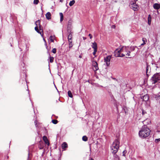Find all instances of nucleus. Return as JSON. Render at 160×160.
<instances>
[{
    "label": "nucleus",
    "instance_id": "f8f14e48",
    "mask_svg": "<svg viewBox=\"0 0 160 160\" xmlns=\"http://www.w3.org/2000/svg\"><path fill=\"white\" fill-rule=\"evenodd\" d=\"M72 22L71 20H69L67 24V31L68 32H71V27Z\"/></svg>",
    "mask_w": 160,
    "mask_h": 160
},
{
    "label": "nucleus",
    "instance_id": "f257e3e1",
    "mask_svg": "<svg viewBox=\"0 0 160 160\" xmlns=\"http://www.w3.org/2000/svg\"><path fill=\"white\" fill-rule=\"evenodd\" d=\"M150 130L147 126L144 125L139 131L138 134L139 137L142 138H146L150 134Z\"/></svg>",
    "mask_w": 160,
    "mask_h": 160
},
{
    "label": "nucleus",
    "instance_id": "774afa93",
    "mask_svg": "<svg viewBox=\"0 0 160 160\" xmlns=\"http://www.w3.org/2000/svg\"><path fill=\"white\" fill-rule=\"evenodd\" d=\"M58 67H59V66L58 65L57 66V68H58Z\"/></svg>",
    "mask_w": 160,
    "mask_h": 160
},
{
    "label": "nucleus",
    "instance_id": "bf43d9fd",
    "mask_svg": "<svg viewBox=\"0 0 160 160\" xmlns=\"http://www.w3.org/2000/svg\"><path fill=\"white\" fill-rule=\"evenodd\" d=\"M46 48L48 50V52L49 50H48V46H46Z\"/></svg>",
    "mask_w": 160,
    "mask_h": 160
},
{
    "label": "nucleus",
    "instance_id": "473e14b6",
    "mask_svg": "<svg viewBox=\"0 0 160 160\" xmlns=\"http://www.w3.org/2000/svg\"><path fill=\"white\" fill-rule=\"evenodd\" d=\"M142 115H143L147 113V112L145 110H143V109H142Z\"/></svg>",
    "mask_w": 160,
    "mask_h": 160
},
{
    "label": "nucleus",
    "instance_id": "39448f33",
    "mask_svg": "<svg viewBox=\"0 0 160 160\" xmlns=\"http://www.w3.org/2000/svg\"><path fill=\"white\" fill-rule=\"evenodd\" d=\"M129 6L134 11L138 10V5L136 3V2H134L133 1L130 2Z\"/></svg>",
    "mask_w": 160,
    "mask_h": 160
},
{
    "label": "nucleus",
    "instance_id": "1a4fd4ad",
    "mask_svg": "<svg viewBox=\"0 0 160 160\" xmlns=\"http://www.w3.org/2000/svg\"><path fill=\"white\" fill-rule=\"evenodd\" d=\"M119 141L118 139H116L112 143V147L119 148Z\"/></svg>",
    "mask_w": 160,
    "mask_h": 160
},
{
    "label": "nucleus",
    "instance_id": "4be33fe9",
    "mask_svg": "<svg viewBox=\"0 0 160 160\" xmlns=\"http://www.w3.org/2000/svg\"><path fill=\"white\" fill-rule=\"evenodd\" d=\"M69 42V49L68 50H69L72 47L73 44L72 43V42L70 41H68Z\"/></svg>",
    "mask_w": 160,
    "mask_h": 160
},
{
    "label": "nucleus",
    "instance_id": "6ab92c4d",
    "mask_svg": "<svg viewBox=\"0 0 160 160\" xmlns=\"http://www.w3.org/2000/svg\"><path fill=\"white\" fill-rule=\"evenodd\" d=\"M151 15L150 14H149L148 17V24L149 25H150L151 24Z\"/></svg>",
    "mask_w": 160,
    "mask_h": 160
},
{
    "label": "nucleus",
    "instance_id": "37998d69",
    "mask_svg": "<svg viewBox=\"0 0 160 160\" xmlns=\"http://www.w3.org/2000/svg\"><path fill=\"white\" fill-rule=\"evenodd\" d=\"M125 56V54H124L123 53H122L121 54V55L120 54V56L119 57H123Z\"/></svg>",
    "mask_w": 160,
    "mask_h": 160
},
{
    "label": "nucleus",
    "instance_id": "79ce46f5",
    "mask_svg": "<svg viewBox=\"0 0 160 160\" xmlns=\"http://www.w3.org/2000/svg\"><path fill=\"white\" fill-rule=\"evenodd\" d=\"M34 123H35V124L36 127H38V126L37 125V120H35L34 121Z\"/></svg>",
    "mask_w": 160,
    "mask_h": 160
},
{
    "label": "nucleus",
    "instance_id": "c03bdc74",
    "mask_svg": "<svg viewBox=\"0 0 160 160\" xmlns=\"http://www.w3.org/2000/svg\"><path fill=\"white\" fill-rule=\"evenodd\" d=\"M63 20V17H60V21L62 22Z\"/></svg>",
    "mask_w": 160,
    "mask_h": 160
},
{
    "label": "nucleus",
    "instance_id": "6e6552de",
    "mask_svg": "<svg viewBox=\"0 0 160 160\" xmlns=\"http://www.w3.org/2000/svg\"><path fill=\"white\" fill-rule=\"evenodd\" d=\"M92 65L93 67V70L96 71L99 69L98 64L97 62L94 61H92Z\"/></svg>",
    "mask_w": 160,
    "mask_h": 160
},
{
    "label": "nucleus",
    "instance_id": "de8ad7c7",
    "mask_svg": "<svg viewBox=\"0 0 160 160\" xmlns=\"http://www.w3.org/2000/svg\"><path fill=\"white\" fill-rule=\"evenodd\" d=\"M145 44H146V42H143L142 44H141V45H142V46L144 45Z\"/></svg>",
    "mask_w": 160,
    "mask_h": 160
},
{
    "label": "nucleus",
    "instance_id": "ea45409f",
    "mask_svg": "<svg viewBox=\"0 0 160 160\" xmlns=\"http://www.w3.org/2000/svg\"><path fill=\"white\" fill-rule=\"evenodd\" d=\"M24 45L26 47V51L25 52H26L28 50V46L27 44H24Z\"/></svg>",
    "mask_w": 160,
    "mask_h": 160
},
{
    "label": "nucleus",
    "instance_id": "393cba45",
    "mask_svg": "<svg viewBox=\"0 0 160 160\" xmlns=\"http://www.w3.org/2000/svg\"><path fill=\"white\" fill-rule=\"evenodd\" d=\"M75 3V1L74 0H72L70 1L69 3V5L70 6H72Z\"/></svg>",
    "mask_w": 160,
    "mask_h": 160
},
{
    "label": "nucleus",
    "instance_id": "09e8293b",
    "mask_svg": "<svg viewBox=\"0 0 160 160\" xmlns=\"http://www.w3.org/2000/svg\"><path fill=\"white\" fill-rule=\"evenodd\" d=\"M112 28H115V25H113L112 26Z\"/></svg>",
    "mask_w": 160,
    "mask_h": 160
},
{
    "label": "nucleus",
    "instance_id": "dca6fc26",
    "mask_svg": "<svg viewBox=\"0 0 160 160\" xmlns=\"http://www.w3.org/2000/svg\"><path fill=\"white\" fill-rule=\"evenodd\" d=\"M153 7L154 9L158 10L160 8V4L155 3L153 5Z\"/></svg>",
    "mask_w": 160,
    "mask_h": 160
},
{
    "label": "nucleus",
    "instance_id": "e2e57ef3",
    "mask_svg": "<svg viewBox=\"0 0 160 160\" xmlns=\"http://www.w3.org/2000/svg\"><path fill=\"white\" fill-rule=\"evenodd\" d=\"M86 82H89V81L88 80L87 81H86Z\"/></svg>",
    "mask_w": 160,
    "mask_h": 160
},
{
    "label": "nucleus",
    "instance_id": "4468645a",
    "mask_svg": "<svg viewBox=\"0 0 160 160\" xmlns=\"http://www.w3.org/2000/svg\"><path fill=\"white\" fill-rule=\"evenodd\" d=\"M42 139L45 143L48 145H49V142L47 138V137L46 136H44L42 137Z\"/></svg>",
    "mask_w": 160,
    "mask_h": 160
},
{
    "label": "nucleus",
    "instance_id": "a878e982",
    "mask_svg": "<svg viewBox=\"0 0 160 160\" xmlns=\"http://www.w3.org/2000/svg\"><path fill=\"white\" fill-rule=\"evenodd\" d=\"M88 139V138L86 136H84L82 137V140L84 141H87Z\"/></svg>",
    "mask_w": 160,
    "mask_h": 160
},
{
    "label": "nucleus",
    "instance_id": "3c124183",
    "mask_svg": "<svg viewBox=\"0 0 160 160\" xmlns=\"http://www.w3.org/2000/svg\"><path fill=\"white\" fill-rule=\"evenodd\" d=\"M54 86H55V87L57 89V91H58V89H57V88L56 86L54 84Z\"/></svg>",
    "mask_w": 160,
    "mask_h": 160
},
{
    "label": "nucleus",
    "instance_id": "6e6d98bb",
    "mask_svg": "<svg viewBox=\"0 0 160 160\" xmlns=\"http://www.w3.org/2000/svg\"><path fill=\"white\" fill-rule=\"evenodd\" d=\"M82 57V56H81L80 55L79 56V58H81Z\"/></svg>",
    "mask_w": 160,
    "mask_h": 160
},
{
    "label": "nucleus",
    "instance_id": "cd10ccee",
    "mask_svg": "<svg viewBox=\"0 0 160 160\" xmlns=\"http://www.w3.org/2000/svg\"><path fill=\"white\" fill-rule=\"evenodd\" d=\"M125 49L126 52H127L126 55H128V56H130V53L131 51L130 50H128V49L126 48H125Z\"/></svg>",
    "mask_w": 160,
    "mask_h": 160
},
{
    "label": "nucleus",
    "instance_id": "20e7f679",
    "mask_svg": "<svg viewBox=\"0 0 160 160\" xmlns=\"http://www.w3.org/2000/svg\"><path fill=\"white\" fill-rule=\"evenodd\" d=\"M40 20H38L36 21L35 22V25L36 26L35 27V31L38 33L40 34L41 35L42 37H43V33H42V32L39 30L38 29V26L39 25H40Z\"/></svg>",
    "mask_w": 160,
    "mask_h": 160
},
{
    "label": "nucleus",
    "instance_id": "49530a36",
    "mask_svg": "<svg viewBox=\"0 0 160 160\" xmlns=\"http://www.w3.org/2000/svg\"><path fill=\"white\" fill-rule=\"evenodd\" d=\"M88 36H89L90 38V39L92 38V35L91 34H89L88 35Z\"/></svg>",
    "mask_w": 160,
    "mask_h": 160
},
{
    "label": "nucleus",
    "instance_id": "603ef678",
    "mask_svg": "<svg viewBox=\"0 0 160 160\" xmlns=\"http://www.w3.org/2000/svg\"><path fill=\"white\" fill-rule=\"evenodd\" d=\"M42 37V38H43V40L45 42V43H46V40H45V39L43 38V37Z\"/></svg>",
    "mask_w": 160,
    "mask_h": 160
},
{
    "label": "nucleus",
    "instance_id": "052dcab7",
    "mask_svg": "<svg viewBox=\"0 0 160 160\" xmlns=\"http://www.w3.org/2000/svg\"><path fill=\"white\" fill-rule=\"evenodd\" d=\"M30 100L31 101L30 99ZM31 103H32V106H33V104L32 102V101H31Z\"/></svg>",
    "mask_w": 160,
    "mask_h": 160
},
{
    "label": "nucleus",
    "instance_id": "c756f323",
    "mask_svg": "<svg viewBox=\"0 0 160 160\" xmlns=\"http://www.w3.org/2000/svg\"><path fill=\"white\" fill-rule=\"evenodd\" d=\"M58 122V120L56 119H52V122L55 124H57Z\"/></svg>",
    "mask_w": 160,
    "mask_h": 160
},
{
    "label": "nucleus",
    "instance_id": "ddd939ff",
    "mask_svg": "<svg viewBox=\"0 0 160 160\" xmlns=\"http://www.w3.org/2000/svg\"><path fill=\"white\" fill-rule=\"evenodd\" d=\"M111 149L113 150L112 152L113 155H116V153L118 152L119 148H118L117 147H111Z\"/></svg>",
    "mask_w": 160,
    "mask_h": 160
},
{
    "label": "nucleus",
    "instance_id": "c85d7f7f",
    "mask_svg": "<svg viewBox=\"0 0 160 160\" xmlns=\"http://www.w3.org/2000/svg\"><path fill=\"white\" fill-rule=\"evenodd\" d=\"M49 62L51 63H52L53 62L54 58L53 57L50 56L49 57Z\"/></svg>",
    "mask_w": 160,
    "mask_h": 160
},
{
    "label": "nucleus",
    "instance_id": "58836bf2",
    "mask_svg": "<svg viewBox=\"0 0 160 160\" xmlns=\"http://www.w3.org/2000/svg\"><path fill=\"white\" fill-rule=\"evenodd\" d=\"M142 41L143 42H147V39L146 38H142Z\"/></svg>",
    "mask_w": 160,
    "mask_h": 160
},
{
    "label": "nucleus",
    "instance_id": "13d9d810",
    "mask_svg": "<svg viewBox=\"0 0 160 160\" xmlns=\"http://www.w3.org/2000/svg\"><path fill=\"white\" fill-rule=\"evenodd\" d=\"M45 128V132H47V129H46V128Z\"/></svg>",
    "mask_w": 160,
    "mask_h": 160
},
{
    "label": "nucleus",
    "instance_id": "9b49d317",
    "mask_svg": "<svg viewBox=\"0 0 160 160\" xmlns=\"http://www.w3.org/2000/svg\"><path fill=\"white\" fill-rule=\"evenodd\" d=\"M141 97V99H142L143 101H145V102L147 101L149 98V95L148 94H146Z\"/></svg>",
    "mask_w": 160,
    "mask_h": 160
},
{
    "label": "nucleus",
    "instance_id": "0e129e2a",
    "mask_svg": "<svg viewBox=\"0 0 160 160\" xmlns=\"http://www.w3.org/2000/svg\"><path fill=\"white\" fill-rule=\"evenodd\" d=\"M126 58H131V57H126Z\"/></svg>",
    "mask_w": 160,
    "mask_h": 160
},
{
    "label": "nucleus",
    "instance_id": "a18cd8bd",
    "mask_svg": "<svg viewBox=\"0 0 160 160\" xmlns=\"http://www.w3.org/2000/svg\"><path fill=\"white\" fill-rule=\"evenodd\" d=\"M60 16V17H63V14L62 12H60L59 13Z\"/></svg>",
    "mask_w": 160,
    "mask_h": 160
},
{
    "label": "nucleus",
    "instance_id": "0eeeda50",
    "mask_svg": "<svg viewBox=\"0 0 160 160\" xmlns=\"http://www.w3.org/2000/svg\"><path fill=\"white\" fill-rule=\"evenodd\" d=\"M111 58V56L108 55L104 58V61L106 63V66L108 67L110 64V61Z\"/></svg>",
    "mask_w": 160,
    "mask_h": 160
},
{
    "label": "nucleus",
    "instance_id": "680f3d73",
    "mask_svg": "<svg viewBox=\"0 0 160 160\" xmlns=\"http://www.w3.org/2000/svg\"><path fill=\"white\" fill-rule=\"evenodd\" d=\"M138 0H134V1H135V2H136V1H137Z\"/></svg>",
    "mask_w": 160,
    "mask_h": 160
},
{
    "label": "nucleus",
    "instance_id": "8fccbe9b",
    "mask_svg": "<svg viewBox=\"0 0 160 160\" xmlns=\"http://www.w3.org/2000/svg\"><path fill=\"white\" fill-rule=\"evenodd\" d=\"M83 40H85L87 38L85 37H83Z\"/></svg>",
    "mask_w": 160,
    "mask_h": 160
},
{
    "label": "nucleus",
    "instance_id": "864d4df0",
    "mask_svg": "<svg viewBox=\"0 0 160 160\" xmlns=\"http://www.w3.org/2000/svg\"><path fill=\"white\" fill-rule=\"evenodd\" d=\"M19 48H20V49H21L20 51H22V50L23 49V48H22L20 47H19Z\"/></svg>",
    "mask_w": 160,
    "mask_h": 160
},
{
    "label": "nucleus",
    "instance_id": "b1692460",
    "mask_svg": "<svg viewBox=\"0 0 160 160\" xmlns=\"http://www.w3.org/2000/svg\"><path fill=\"white\" fill-rule=\"evenodd\" d=\"M54 36L51 35L49 37V39L52 42H54Z\"/></svg>",
    "mask_w": 160,
    "mask_h": 160
},
{
    "label": "nucleus",
    "instance_id": "c9c22d12",
    "mask_svg": "<svg viewBox=\"0 0 160 160\" xmlns=\"http://www.w3.org/2000/svg\"><path fill=\"white\" fill-rule=\"evenodd\" d=\"M56 51H57V50H56V48H53L52 51V52L54 54H55L56 53Z\"/></svg>",
    "mask_w": 160,
    "mask_h": 160
},
{
    "label": "nucleus",
    "instance_id": "4d7b16f0",
    "mask_svg": "<svg viewBox=\"0 0 160 160\" xmlns=\"http://www.w3.org/2000/svg\"><path fill=\"white\" fill-rule=\"evenodd\" d=\"M89 160H94V159L92 158H91L89 159Z\"/></svg>",
    "mask_w": 160,
    "mask_h": 160
},
{
    "label": "nucleus",
    "instance_id": "72a5a7b5",
    "mask_svg": "<svg viewBox=\"0 0 160 160\" xmlns=\"http://www.w3.org/2000/svg\"><path fill=\"white\" fill-rule=\"evenodd\" d=\"M127 152V151L126 150H125L123 151L122 152V156L124 157L126 156L125 154Z\"/></svg>",
    "mask_w": 160,
    "mask_h": 160
},
{
    "label": "nucleus",
    "instance_id": "338daca9",
    "mask_svg": "<svg viewBox=\"0 0 160 160\" xmlns=\"http://www.w3.org/2000/svg\"><path fill=\"white\" fill-rule=\"evenodd\" d=\"M113 78V79L114 80H116V78Z\"/></svg>",
    "mask_w": 160,
    "mask_h": 160
},
{
    "label": "nucleus",
    "instance_id": "9d476101",
    "mask_svg": "<svg viewBox=\"0 0 160 160\" xmlns=\"http://www.w3.org/2000/svg\"><path fill=\"white\" fill-rule=\"evenodd\" d=\"M151 72V67L149 65L147 64V67L146 68V74L147 77V78H148V77L150 75L149 73Z\"/></svg>",
    "mask_w": 160,
    "mask_h": 160
},
{
    "label": "nucleus",
    "instance_id": "2eb2a0df",
    "mask_svg": "<svg viewBox=\"0 0 160 160\" xmlns=\"http://www.w3.org/2000/svg\"><path fill=\"white\" fill-rule=\"evenodd\" d=\"M68 147V145L67 143L65 142H64L61 145V147L64 150H65Z\"/></svg>",
    "mask_w": 160,
    "mask_h": 160
},
{
    "label": "nucleus",
    "instance_id": "5701e85b",
    "mask_svg": "<svg viewBox=\"0 0 160 160\" xmlns=\"http://www.w3.org/2000/svg\"><path fill=\"white\" fill-rule=\"evenodd\" d=\"M68 95L69 97L71 98H72L73 95H72V93L71 91L69 90L68 91Z\"/></svg>",
    "mask_w": 160,
    "mask_h": 160
},
{
    "label": "nucleus",
    "instance_id": "bb28decb",
    "mask_svg": "<svg viewBox=\"0 0 160 160\" xmlns=\"http://www.w3.org/2000/svg\"><path fill=\"white\" fill-rule=\"evenodd\" d=\"M38 27L39 28V30L41 31L42 32V33H43V28L42 25L41 24H40V25H39L38 26Z\"/></svg>",
    "mask_w": 160,
    "mask_h": 160
},
{
    "label": "nucleus",
    "instance_id": "412c9836",
    "mask_svg": "<svg viewBox=\"0 0 160 160\" xmlns=\"http://www.w3.org/2000/svg\"><path fill=\"white\" fill-rule=\"evenodd\" d=\"M68 32V33H69V34L68 36V40L70 41V40H71L72 39V34L71 32Z\"/></svg>",
    "mask_w": 160,
    "mask_h": 160
},
{
    "label": "nucleus",
    "instance_id": "e433bc0d",
    "mask_svg": "<svg viewBox=\"0 0 160 160\" xmlns=\"http://www.w3.org/2000/svg\"><path fill=\"white\" fill-rule=\"evenodd\" d=\"M159 99H160V92L157 95V99L158 100ZM159 103L160 104V100L159 101Z\"/></svg>",
    "mask_w": 160,
    "mask_h": 160
},
{
    "label": "nucleus",
    "instance_id": "f3484780",
    "mask_svg": "<svg viewBox=\"0 0 160 160\" xmlns=\"http://www.w3.org/2000/svg\"><path fill=\"white\" fill-rule=\"evenodd\" d=\"M92 47L94 49V50H97L98 46L97 43L95 42H92Z\"/></svg>",
    "mask_w": 160,
    "mask_h": 160
},
{
    "label": "nucleus",
    "instance_id": "a19ab883",
    "mask_svg": "<svg viewBox=\"0 0 160 160\" xmlns=\"http://www.w3.org/2000/svg\"><path fill=\"white\" fill-rule=\"evenodd\" d=\"M156 142H158L159 141H160V138H159L156 139L155 140Z\"/></svg>",
    "mask_w": 160,
    "mask_h": 160
},
{
    "label": "nucleus",
    "instance_id": "aec40b11",
    "mask_svg": "<svg viewBox=\"0 0 160 160\" xmlns=\"http://www.w3.org/2000/svg\"><path fill=\"white\" fill-rule=\"evenodd\" d=\"M113 157L114 160H120L119 157L117 154L113 155Z\"/></svg>",
    "mask_w": 160,
    "mask_h": 160
},
{
    "label": "nucleus",
    "instance_id": "f704fd0d",
    "mask_svg": "<svg viewBox=\"0 0 160 160\" xmlns=\"http://www.w3.org/2000/svg\"><path fill=\"white\" fill-rule=\"evenodd\" d=\"M31 158L30 156V154L29 152L28 154V158L27 159V160H31Z\"/></svg>",
    "mask_w": 160,
    "mask_h": 160
},
{
    "label": "nucleus",
    "instance_id": "7ed1b4c3",
    "mask_svg": "<svg viewBox=\"0 0 160 160\" xmlns=\"http://www.w3.org/2000/svg\"><path fill=\"white\" fill-rule=\"evenodd\" d=\"M160 80V72L154 74L150 79L152 84H155Z\"/></svg>",
    "mask_w": 160,
    "mask_h": 160
},
{
    "label": "nucleus",
    "instance_id": "5fc2aeb1",
    "mask_svg": "<svg viewBox=\"0 0 160 160\" xmlns=\"http://www.w3.org/2000/svg\"><path fill=\"white\" fill-rule=\"evenodd\" d=\"M63 2V0H60V2Z\"/></svg>",
    "mask_w": 160,
    "mask_h": 160
},
{
    "label": "nucleus",
    "instance_id": "a211bd4d",
    "mask_svg": "<svg viewBox=\"0 0 160 160\" xmlns=\"http://www.w3.org/2000/svg\"><path fill=\"white\" fill-rule=\"evenodd\" d=\"M46 17L47 19L49 20L51 18V14L49 12H48L46 14Z\"/></svg>",
    "mask_w": 160,
    "mask_h": 160
},
{
    "label": "nucleus",
    "instance_id": "69168bd1",
    "mask_svg": "<svg viewBox=\"0 0 160 160\" xmlns=\"http://www.w3.org/2000/svg\"><path fill=\"white\" fill-rule=\"evenodd\" d=\"M58 75L59 76L61 77V76L60 75V74H58Z\"/></svg>",
    "mask_w": 160,
    "mask_h": 160
},
{
    "label": "nucleus",
    "instance_id": "f03ea898",
    "mask_svg": "<svg viewBox=\"0 0 160 160\" xmlns=\"http://www.w3.org/2000/svg\"><path fill=\"white\" fill-rule=\"evenodd\" d=\"M25 63L23 62L21 64V66L20 67L21 72V78L20 80V82L22 83H25L26 82V78L27 75L26 74V68L24 66Z\"/></svg>",
    "mask_w": 160,
    "mask_h": 160
},
{
    "label": "nucleus",
    "instance_id": "2f4dec72",
    "mask_svg": "<svg viewBox=\"0 0 160 160\" xmlns=\"http://www.w3.org/2000/svg\"><path fill=\"white\" fill-rule=\"evenodd\" d=\"M39 2V0H34L33 4L35 5L38 4Z\"/></svg>",
    "mask_w": 160,
    "mask_h": 160
},
{
    "label": "nucleus",
    "instance_id": "4c0bfd02",
    "mask_svg": "<svg viewBox=\"0 0 160 160\" xmlns=\"http://www.w3.org/2000/svg\"><path fill=\"white\" fill-rule=\"evenodd\" d=\"M97 51V50H94V51L93 52V55L95 56L96 57L95 55L96 54V52Z\"/></svg>",
    "mask_w": 160,
    "mask_h": 160
},
{
    "label": "nucleus",
    "instance_id": "7c9ffc66",
    "mask_svg": "<svg viewBox=\"0 0 160 160\" xmlns=\"http://www.w3.org/2000/svg\"><path fill=\"white\" fill-rule=\"evenodd\" d=\"M136 47V46H133V47H130V50L131 51H134L135 49V48Z\"/></svg>",
    "mask_w": 160,
    "mask_h": 160
},
{
    "label": "nucleus",
    "instance_id": "423d86ee",
    "mask_svg": "<svg viewBox=\"0 0 160 160\" xmlns=\"http://www.w3.org/2000/svg\"><path fill=\"white\" fill-rule=\"evenodd\" d=\"M122 48H117L114 52V56L116 57H119L121 52H122Z\"/></svg>",
    "mask_w": 160,
    "mask_h": 160
}]
</instances>
